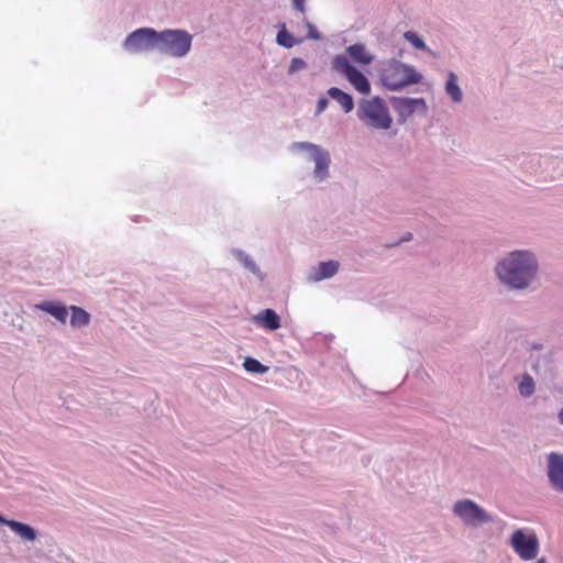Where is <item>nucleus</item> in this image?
I'll return each instance as SVG.
<instances>
[{"label":"nucleus","instance_id":"obj_16","mask_svg":"<svg viewBox=\"0 0 563 563\" xmlns=\"http://www.w3.org/2000/svg\"><path fill=\"white\" fill-rule=\"evenodd\" d=\"M69 306L55 299H46L37 302L35 309L54 317L60 323H66L69 314Z\"/></svg>","mask_w":563,"mask_h":563},{"label":"nucleus","instance_id":"obj_19","mask_svg":"<svg viewBox=\"0 0 563 563\" xmlns=\"http://www.w3.org/2000/svg\"><path fill=\"white\" fill-rule=\"evenodd\" d=\"M231 254L247 272L252 273L261 282L264 280L265 274L250 254L241 249H232Z\"/></svg>","mask_w":563,"mask_h":563},{"label":"nucleus","instance_id":"obj_20","mask_svg":"<svg viewBox=\"0 0 563 563\" xmlns=\"http://www.w3.org/2000/svg\"><path fill=\"white\" fill-rule=\"evenodd\" d=\"M444 92L453 103H461L463 100V91L459 85V77L453 70L446 71Z\"/></svg>","mask_w":563,"mask_h":563},{"label":"nucleus","instance_id":"obj_4","mask_svg":"<svg viewBox=\"0 0 563 563\" xmlns=\"http://www.w3.org/2000/svg\"><path fill=\"white\" fill-rule=\"evenodd\" d=\"M192 46V35L184 29L158 30L157 48L161 55L183 58L187 56Z\"/></svg>","mask_w":563,"mask_h":563},{"label":"nucleus","instance_id":"obj_31","mask_svg":"<svg viewBox=\"0 0 563 563\" xmlns=\"http://www.w3.org/2000/svg\"><path fill=\"white\" fill-rule=\"evenodd\" d=\"M558 419L561 424H563V408L558 412Z\"/></svg>","mask_w":563,"mask_h":563},{"label":"nucleus","instance_id":"obj_26","mask_svg":"<svg viewBox=\"0 0 563 563\" xmlns=\"http://www.w3.org/2000/svg\"><path fill=\"white\" fill-rule=\"evenodd\" d=\"M305 24L307 27V34L303 37L305 40H312V41H321L322 40V34L320 33V31L317 29V26L312 22L306 20Z\"/></svg>","mask_w":563,"mask_h":563},{"label":"nucleus","instance_id":"obj_24","mask_svg":"<svg viewBox=\"0 0 563 563\" xmlns=\"http://www.w3.org/2000/svg\"><path fill=\"white\" fill-rule=\"evenodd\" d=\"M518 390L522 397H530L536 390V383L529 374H523L518 383Z\"/></svg>","mask_w":563,"mask_h":563},{"label":"nucleus","instance_id":"obj_7","mask_svg":"<svg viewBox=\"0 0 563 563\" xmlns=\"http://www.w3.org/2000/svg\"><path fill=\"white\" fill-rule=\"evenodd\" d=\"M331 67L361 95L368 96L372 91V86L367 76L355 65L349 63L347 58L343 56H333Z\"/></svg>","mask_w":563,"mask_h":563},{"label":"nucleus","instance_id":"obj_21","mask_svg":"<svg viewBox=\"0 0 563 563\" xmlns=\"http://www.w3.org/2000/svg\"><path fill=\"white\" fill-rule=\"evenodd\" d=\"M69 309V323L71 328H82L90 323L91 314L80 306L70 305Z\"/></svg>","mask_w":563,"mask_h":563},{"label":"nucleus","instance_id":"obj_28","mask_svg":"<svg viewBox=\"0 0 563 563\" xmlns=\"http://www.w3.org/2000/svg\"><path fill=\"white\" fill-rule=\"evenodd\" d=\"M291 7L296 12L302 14L307 11L306 0H291Z\"/></svg>","mask_w":563,"mask_h":563},{"label":"nucleus","instance_id":"obj_13","mask_svg":"<svg viewBox=\"0 0 563 563\" xmlns=\"http://www.w3.org/2000/svg\"><path fill=\"white\" fill-rule=\"evenodd\" d=\"M1 526L9 527L10 530L23 541L34 542L38 537L37 530L32 525L15 519H8L0 512V527Z\"/></svg>","mask_w":563,"mask_h":563},{"label":"nucleus","instance_id":"obj_2","mask_svg":"<svg viewBox=\"0 0 563 563\" xmlns=\"http://www.w3.org/2000/svg\"><path fill=\"white\" fill-rule=\"evenodd\" d=\"M378 79L385 90L400 92L407 87L421 84L423 75L413 65L390 58L380 67Z\"/></svg>","mask_w":563,"mask_h":563},{"label":"nucleus","instance_id":"obj_27","mask_svg":"<svg viewBox=\"0 0 563 563\" xmlns=\"http://www.w3.org/2000/svg\"><path fill=\"white\" fill-rule=\"evenodd\" d=\"M329 107V97L321 96L317 99L314 115H320Z\"/></svg>","mask_w":563,"mask_h":563},{"label":"nucleus","instance_id":"obj_10","mask_svg":"<svg viewBox=\"0 0 563 563\" xmlns=\"http://www.w3.org/2000/svg\"><path fill=\"white\" fill-rule=\"evenodd\" d=\"M158 30L150 26L130 32L123 41V48L131 53L151 52L157 48Z\"/></svg>","mask_w":563,"mask_h":563},{"label":"nucleus","instance_id":"obj_14","mask_svg":"<svg viewBox=\"0 0 563 563\" xmlns=\"http://www.w3.org/2000/svg\"><path fill=\"white\" fill-rule=\"evenodd\" d=\"M251 321L260 329L276 331L283 327L282 318L272 308H265L253 314Z\"/></svg>","mask_w":563,"mask_h":563},{"label":"nucleus","instance_id":"obj_1","mask_svg":"<svg viewBox=\"0 0 563 563\" xmlns=\"http://www.w3.org/2000/svg\"><path fill=\"white\" fill-rule=\"evenodd\" d=\"M539 271V263L530 250H514L499 260L495 275L509 290H525L531 286Z\"/></svg>","mask_w":563,"mask_h":563},{"label":"nucleus","instance_id":"obj_15","mask_svg":"<svg viewBox=\"0 0 563 563\" xmlns=\"http://www.w3.org/2000/svg\"><path fill=\"white\" fill-rule=\"evenodd\" d=\"M340 263L336 260L320 261L316 266L312 267L308 275V282L318 283L325 279L332 278L338 274Z\"/></svg>","mask_w":563,"mask_h":563},{"label":"nucleus","instance_id":"obj_22","mask_svg":"<svg viewBox=\"0 0 563 563\" xmlns=\"http://www.w3.org/2000/svg\"><path fill=\"white\" fill-rule=\"evenodd\" d=\"M404 38L417 51L430 52L424 38L413 30H408L402 34Z\"/></svg>","mask_w":563,"mask_h":563},{"label":"nucleus","instance_id":"obj_23","mask_svg":"<svg viewBox=\"0 0 563 563\" xmlns=\"http://www.w3.org/2000/svg\"><path fill=\"white\" fill-rule=\"evenodd\" d=\"M243 368L250 374L263 375L269 371V367L253 356L244 357Z\"/></svg>","mask_w":563,"mask_h":563},{"label":"nucleus","instance_id":"obj_12","mask_svg":"<svg viewBox=\"0 0 563 563\" xmlns=\"http://www.w3.org/2000/svg\"><path fill=\"white\" fill-rule=\"evenodd\" d=\"M335 56H343L355 66H369L375 60V55L367 49L363 42H356L346 46L344 53L336 54Z\"/></svg>","mask_w":563,"mask_h":563},{"label":"nucleus","instance_id":"obj_18","mask_svg":"<svg viewBox=\"0 0 563 563\" xmlns=\"http://www.w3.org/2000/svg\"><path fill=\"white\" fill-rule=\"evenodd\" d=\"M277 32L275 42L278 46L283 48H292L296 45L301 44L305 38L295 36L287 27L285 22H279L276 25Z\"/></svg>","mask_w":563,"mask_h":563},{"label":"nucleus","instance_id":"obj_30","mask_svg":"<svg viewBox=\"0 0 563 563\" xmlns=\"http://www.w3.org/2000/svg\"><path fill=\"white\" fill-rule=\"evenodd\" d=\"M413 375L417 376L421 380H424V377L429 378L428 373L421 367L416 368L413 372Z\"/></svg>","mask_w":563,"mask_h":563},{"label":"nucleus","instance_id":"obj_6","mask_svg":"<svg viewBox=\"0 0 563 563\" xmlns=\"http://www.w3.org/2000/svg\"><path fill=\"white\" fill-rule=\"evenodd\" d=\"M508 544L522 561L538 559L540 541L537 533L527 528L516 529L508 539Z\"/></svg>","mask_w":563,"mask_h":563},{"label":"nucleus","instance_id":"obj_25","mask_svg":"<svg viewBox=\"0 0 563 563\" xmlns=\"http://www.w3.org/2000/svg\"><path fill=\"white\" fill-rule=\"evenodd\" d=\"M308 68V63L301 57H292L287 68V75L294 76L295 74Z\"/></svg>","mask_w":563,"mask_h":563},{"label":"nucleus","instance_id":"obj_29","mask_svg":"<svg viewBox=\"0 0 563 563\" xmlns=\"http://www.w3.org/2000/svg\"><path fill=\"white\" fill-rule=\"evenodd\" d=\"M411 240H412V233L407 232L399 240L393 242L388 246H390V247L398 246V245H400V244H402L405 242L411 241Z\"/></svg>","mask_w":563,"mask_h":563},{"label":"nucleus","instance_id":"obj_3","mask_svg":"<svg viewBox=\"0 0 563 563\" xmlns=\"http://www.w3.org/2000/svg\"><path fill=\"white\" fill-rule=\"evenodd\" d=\"M358 120L374 130H389L393 126V117L386 101L380 96L358 101L356 111Z\"/></svg>","mask_w":563,"mask_h":563},{"label":"nucleus","instance_id":"obj_9","mask_svg":"<svg viewBox=\"0 0 563 563\" xmlns=\"http://www.w3.org/2000/svg\"><path fill=\"white\" fill-rule=\"evenodd\" d=\"M453 514L464 523L470 526H482L494 521V517L476 501L463 498L453 504Z\"/></svg>","mask_w":563,"mask_h":563},{"label":"nucleus","instance_id":"obj_5","mask_svg":"<svg viewBox=\"0 0 563 563\" xmlns=\"http://www.w3.org/2000/svg\"><path fill=\"white\" fill-rule=\"evenodd\" d=\"M291 150L306 154L310 161L314 162L313 177L317 181L321 183L329 177L331 157L330 153L321 145L306 141L294 142Z\"/></svg>","mask_w":563,"mask_h":563},{"label":"nucleus","instance_id":"obj_8","mask_svg":"<svg viewBox=\"0 0 563 563\" xmlns=\"http://www.w3.org/2000/svg\"><path fill=\"white\" fill-rule=\"evenodd\" d=\"M389 103L397 114V123L402 125L413 114L426 117L428 114L427 100L422 97L390 96Z\"/></svg>","mask_w":563,"mask_h":563},{"label":"nucleus","instance_id":"obj_17","mask_svg":"<svg viewBox=\"0 0 563 563\" xmlns=\"http://www.w3.org/2000/svg\"><path fill=\"white\" fill-rule=\"evenodd\" d=\"M327 95L330 99L338 102L344 113H350L355 108V101L352 93L344 91L343 89L332 86L327 90Z\"/></svg>","mask_w":563,"mask_h":563},{"label":"nucleus","instance_id":"obj_11","mask_svg":"<svg viewBox=\"0 0 563 563\" xmlns=\"http://www.w3.org/2000/svg\"><path fill=\"white\" fill-rule=\"evenodd\" d=\"M547 476L550 486L563 494V454L551 452L547 459Z\"/></svg>","mask_w":563,"mask_h":563}]
</instances>
